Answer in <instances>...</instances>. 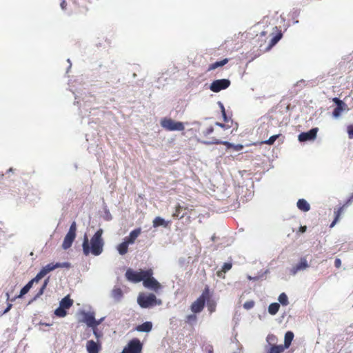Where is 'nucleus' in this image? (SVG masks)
I'll return each mask as SVG.
<instances>
[{"instance_id":"obj_23","label":"nucleus","mask_w":353,"mask_h":353,"mask_svg":"<svg viewBox=\"0 0 353 353\" xmlns=\"http://www.w3.org/2000/svg\"><path fill=\"white\" fill-rule=\"evenodd\" d=\"M265 350L268 353H282L285 349V347H283V345H275L270 346Z\"/></svg>"},{"instance_id":"obj_15","label":"nucleus","mask_w":353,"mask_h":353,"mask_svg":"<svg viewBox=\"0 0 353 353\" xmlns=\"http://www.w3.org/2000/svg\"><path fill=\"white\" fill-rule=\"evenodd\" d=\"M82 321L88 327H92L94 323V314L93 312H83Z\"/></svg>"},{"instance_id":"obj_1","label":"nucleus","mask_w":353,"mask_h":353,"mask_svg":"<svg viewBox=\"0 0 353 353\" xmlns=\"http://www.w3.org/2000/svg\"><path fill=\"white\" fill-rule=\"evenodd\" d=\"M103 230H98L95 234L88 239L86 234L84 235L82 244L83 252L85 256L92 254L94 256L100 255L103 250L104 241L102 238Z\"/></svg>"},{"instance_id":"obj_5","label":"nucleus","mask_w":353,"mask_h":353,"mask_svg":"<svg viewBox=\"0 0 353 353\" xmlns=\"http://www.w3.org/2000/svg\"><path fill=\"white\" fill-rule=\"evenodd\" d=\"M76 232H77V225L76 223L73 222L69 229V231L66 234L63 242L62 244V248L63 250H68L70 248L76 238Z\"/></svg>"},{"instance_id":"obj_43","label":"nucleus","mask_w":353,"mask_h":353,"mask_svg":"<svg viewBox=\"0 0 353 353\" xmlns=\"http://www.w3.org/2000/svg\"><path fill=\"white\" fill-rule=\"evenodd\" d=\"M221 66V64H220V61H218V62H216L214 63H213L210 67V69L211 70H213V69H215L218 67H220Z\"/></svg>"},{"instance_id":"obj_16","label":"nucleus","mask_w":353,"mask_h":353,"mask_svg":"<svg viewBox=\"0 0 353 353\" xmlns=\"http://www.w3.org/2000/svg\"><path fill=\"white\" fill-rule=\"evenodd\" d=\"M152 225L154 228H158L159 226L167 228L170 225V221H165L161 216H157L154 219Z\"/></svg>"},{"instance_id":"obj_20","label":"nucleus","mask_w":353,"mask_h":353,"mask_svg":"<svg viewBox=\"0 0 353 353\" xmlns=\"http://www.w3.org/2000/svg\"><path fill=\"white\" fill-rule=\"evenodd\" d=\"M265 341L267 344L265 346V349H268V347L270 346L276 345L278 342V339L275 335L272 334H269L267 336Z\"/></svg>"},{"instance_id":"obj_26","label":"nucleus","mask_w":353,"mask_h":353,"mask_svg":"<svg viewBox=\"0 0 353 353\" xmlns=\"http://www.w3.org/2000/svg\"><path fill=\"white\" fill-rule=\"evenodd\" d=\"M280 305L278 303H271L268 307V312L271 315H275L279 311Z\"/></svg>"},{"instance_id":"obj_19","label":"nucleus","mask_w":353,"mask_h":353,"mask_svg":"<svg viewBox=\"0 0 353 353\" xmlns=\"http://www.w3.org/2000/svg\"><path fill=\"white\" fill-rule=\"evenodd\" d=\"M39 282L38 280H35V277L32 279L30 281H29L21 290L20 292V294L17 296L18 298L22 297L23 295L27 294L30 288L32 287L34 283Z\"/></svg>"},{"instance_id":"obj_39","label":"nucleus","mask_w":353,"mask_h":353,"mask_svg":"<svg viewBox=\"0 0 353 353\" xmlns=\"http://www.w3.org/2000/svg\"><path fill=\"white\" fill-rule=\"evenodd\" d=\"M347 133L350 139H353V125H349L347 128Z\"/></svg>"},{"instance_id":"obj_12","label":"nucleus","mask_w":353,"mask_h":353,"mask_svg":"<svg viewBox=\"0 0 353 353\" xmlns=\"http://www.w3.org/2000/svg\"><path fill=\"white\" fill-rule=\"evenodd\" d=\"M205 299L204 295L199 297L191 305V310L194 313H199L202 311L205 305Z\"/></svg>"},{"instance_id":"obj_11","label":"nucleus","mask_w":353,"mask_h":353,"mask_svg":"<svg viewBox=\"0 0 353 353\" xmlns=\"http://www.w3.org/2000/svg\"><path fill=\"white\" fill-rule=\"evenodd\" d=\"M101 350V344L99 341H94L89 340L86 343V350L88 353H99Z\"/></svg>"},{"instance_id":"obj_8","label":"nucleus","mask_w":353,"mask_h":353,"mask_svg":"<svg viewBox=\"0 0 353 353\" xmlns=\"http://www.w3.org/2000/svg\"><path fill=\"white\" fill-rule=\"evenodd\" d=\"M230 85L228 79H223L214 81L210 86V89L214 92H219L222 90L228 88Z\"/></svg>"},{"instance_id":"obj_53","label":"nucleus","mask_w":353,"mask_h":353,"mask_svg":"<svg viewBox=\"0 0 353 353\" xmlns=\"http://www.w3.org/2000/svg\"><path fill=\"white\" fill-rule=\"evenodd\" d=\"M11 306H12V305H9L8 306V307L6 308V310H5L4 313L8 312L10 310Z\"/></svg>"},{"instance_id":"obj_21","label":"nucleus","mask_w":353,"mask_h":353,"mask_svg":"<svg viewBox=\"0 0 353 353\" xmlns=\"http://www.w3.org/2000/svg\"><path fill=\"white\" fill-rule=\"evenodd\" d=\"M294 338V334L288 331L285 333V337H284V345H283V347H285V349H288L293 340Z\"/></svg>"},{"instance_id":"obj_45","label":"nucleus","mask_w":353,"mask_h":353,"mask_svg":"<svg viewBox=\"0 0 353 353\" xmlns=\"http://www.w3.org/2000/svg\"><path fill=\"white\" fill-rule=\"evenodd\" d=\"M181 208V205H178L176 208V211L173 214V216H179V210Z\"/></svg>"},{"instance_id":"obj_56","label":"nucleus","mask_w":353,"mask_h":353,"mask_svg":"<svg viewBox=\"0 0 353 353\" xmlns=\"http://www.w3.org/2000/svg\"><path fill=\"white\" fill-rule=\"evenodd\" d=\"M210 310L211 312H213L214 310V306L210 305Z\"/></svg>"},{"instance_id":"obj_28","label":"nucleus","mask_w":353,"mask_h":353,"mask_svg":"<svg viewBox=\"0 0 353 353\" xmlns=\"http://www.w3.org/2000/svg\"><path fill=\"white\" fill-rule=\"evenodd\" d=\"M278 301L282 305L285 306V305H288L289 303L288 297L285 293H281L279 295V296L278 298Z\"/></svg>"},{"instance_id":"obj_31","label":"nucleus","mask_w":353,"mask_h":353,"mask_svg":"<svg viewBox=\"0 0 353 353\" xmlns=\"http://www.w3.org/2000/svg\"><path fill=\"white\" fill-rule=\"evenodd\" d=\"M54 314L59 317H64L66 316L67 312L64 308H62L59 306L57 309L55 310Z\"/></svg>"},{"instance_id":"obj_4","label":"nucleus","mask_w":353,"mask_h":353,"mask_svg":"<svg viewBox=\"0 0 353 353\" xmlns=\"http://www.w3.org/2000/svg\"><path fill=\"white\" fill-rule=\"evenodd\" d=\"M161 125L168 131H183L185 129L183 122L176 121L170 118H163L161 121Z\"/></svg>"},{"instance_id":"obj_2","label":"nucleus","mask_w":353,"mask_h":353,"mask_svg":"<svg viewBox=\"0 0 353 353\" xmlns=\"http://www.w3.org/2000/svg\"><path fill=\"white\" fill-rule=\"evenodd\" d=\"M137 302L143 308L151 307L162 304V301L160 299H157L156 296L152 293H140L137 298Z\"/></svg>"},{"instance_id":"obj_9","label":"nucleus","mask_w":353,"mask_h":353,"mask_svg":"<svg viewBox=\"0 0 353 353\" xmlns=\"http://www.w3.org/2000/svg\"><path fill=\"white\" fill-rule=\"evenodd\" d=\"M143 286L157 292L161 289V285L152 276H145L143 282Z\"/></svg>"},{"instance_id":"obj_49","label":"nucleus","mask_w":353,"mask_h":353,"mask_svg":"<svg viewBox=\"0 0 353 353\" xmlns=\"http://www.w3.org/2000/svg\"><path fill=\"white\" fill-rule=\"evenodd\" d=\"M228 63V59H225L222 61H220V64H221V66H223L225 64H226Z\"/></svg>"},{"instance_id":"obj_52","label":"nucleus","mask_w":353,"mask_h":353,"mask_svg":"<svg viewBox=\"0 0 353 353\" xmlns=\"http://www.w3.org/2000/svg\"><path fill=\"white\" fill-rule=\"evenodd\" d=\"M216 125L221 127V128H224L225 127V125L224 124H222L221 123H216Z\"/></svg>"},{"instance_id":"obj_33","label":"nucleus","mask_w":353,"mask_h":353,"mask_svg":"<svg viewBox=\"0 0 353 353\" xmlns=\"http://www.w3.org/2000/svg\"><path fill=\"white\" fill-rule=\"evenodd\" d=\"M278 137V135H273L270 137L268 140L265 141L263 143L268 145H272L274 143Z\"/></svg>"},{"instance_id":"obj_14","label":"nucleus","mask_w":353,"mask_h":353,"mask_svg":"<svg viewBox=\"0 0 353 353\" xmlns=\"http://www.w3.org/2000/svg\"><path fill=\"white\" fill-rule=\"evenodd\" d=\"M141 232V228L135 229V230H132V232H130L129 236H126L124 239V240L126 241L129 245H132L135 242L136 239L140 235Z\"/></svg>"},{"instance_id":"obj_3","label":"nucleus","mask_w":353,"mask_h":353,"mask_svg":"<svg viewBox=\"0 0 353 353\" xmlns=\"http://www.w3.org/2000/svg\"><path fill=\"white\" fill-rule=\"evenodd\" d=\"M153 274L151 269L143 270H139L138 271L128 269L125 272V276L129 281L132 283H139L141 281H143L145 276H150Z\"/></svg>"},{"instance_id":"obj_24","label":"nucleus","mask_w":353,"mask_h":353,"mask_svg":"<svg viewBox=\"0 0 353 353\" xmlns=\"http://www.w3.org/2000/svg\"><path fill=\"white\" fill-rule=\"evenodd\" d=\"M129 245H130L127 243V241L123 240V241L117 246V250L119 253L121 255L126 254L128 252Z\"/></svg>"},{"instance_id":"obj_35","label":"nucleus","mask_w":353,"mask_h":353,"mask_svg":"<svg viewBox=\"0 0 353 353\" xmlns=\"http://www.w3.org/2000/svg\"><path fill=\"white\" fill-rule=\"evenodd\" d=\"M281 38V34H278L271 39L270 46H274Z\"/></svg>"},{"instance_id":"obj_34","label":"nucleus","mask_w":353,"mask_h":353,"mask_svg":"<svg viewBox=\"0 0 353 353\" xmlns=\"http://www.w3.org/2000/svg\"><path fill=\"white\" fill-rule=\"evenodd\" d=\"M254 305V302L253 301H246L244 304H243V307L246 310H250L251 308H252Z\"/></svg>"},{"instance_id":"obj_10","label":"nucleus","mask_w":353,"mask_h":353,"mask_svg":"<svg viewBox=\"0 0 353 353\" xmlns=\"http://www.w3.org/2000/svg\"><path fill=\"white\" fill-rule=\"evenodd\" d=\"M318 130H319L317 128H314L311 129L308 132H302L299 135L298 139L301 142L314 141L316 137Z\"/></svg>"},{"instance_id":"obj_32","label":"nucleus","mask_w":353,"mask_h":353,"mask_svg":"<svg viewBox=\"0 0 353 353\" xmlns=\"http://www.w3.org/2000/svg\"><path fill=\"white\" fill-rule=\"evenodd\" d=\"M93 334L94 335L97 341H99V339L102 337L103 333L99 330L97 327H92Z\"/></svg>"},{"instance_id":"obj_46","label":"nucleus","mask_w":353,"mask_h":353,"mask_svg":"<svg viewBox=\"0 0 353 353\" xmlns=\"http://www.w3.org/2000/svg\"><path fill=\"white\" fill-rule=\"evenodd\" d=\"M334 265L336 268H340L341 265V261L339 259H336L334 261Z\"/></svg>"},{"instance_id":"obj_17","label":"nucleus","mask_w":353,"mask_h":353,"mask_svg":"<svg viewBox=\"0 0 353 353\" xmlns=\"http://www.w3.org/2000/svg\"><path fill=\"white\" fill-rule=\"evenodd\" d=\"M308 267L307 262L305 259H301V261L292 269V272L295 274L297 272L305 270Z\"/></svg>"},{"instance_id":"obj_36","label":"nucleus","mask_w":353,"mask_h":353,"mask_svg":"<svg viewBox=\"0 0 353 353\" xmlns=\"http://www.w3.org/2000/svg\"><path fill=\"white\" fill-rule=\"evenodd\" d=\"M201 142L205 145H210V144H220L221 143V141H219V139H214L212 141H201Z\"/></svg>"},{"instance_id":"obj_47","label":"nucleus","mask_w":353,"mask_h":353,"mask_svg":"<svg viewBox=\"0 0 353 353\" xmlns=\"http://www.w3.org/2000/svg\"><path fill=\"white\" fill-rule=\"evenodd\" d=\"M218 104L221 110L222 115H225V108H224L223 103L221 102H219Z\"/></svg>"},{"instance_id":"obj_50","label":"nucleus","mask_w":353,"mask_h":353,"mask_svg":"<svg viewBox=\"0 0 353 353\" xmlns=\"http://www.w3.org/2000/svg\"><path fill=\"white\" fill-rule=\"evenodd\" d=\"M66 6V2L65 1H62L61 3V7L63 10H65Z\"/></svg>"},{"instance_id":"obj_7","label":"nucleus","mask_w":353,"mask_h":353,"mask_svg":"<svg viewBox=\"0 0 353 353\" xmlns=\"http://www.w3.org/2000/svg\"><path fill=\"white\" fill-rule=\"evenodd\" d=\"M142 344L137 339H134L124 347L121 353H141Z\"/></svg>"},{"instance_id":"obj_57","label":"nucleus","mask_w":353,"mask_h":353,"mask_svg":"<svg viewBox=\"0 0 353 353\" xmlns=\"http://www.w3.org/2000/svg\"><path fill=\"white\" fill-rule=\"evenodd\" d=\"M223 119L225 121H227V117H226V114L225 113V115H223Z\"/></svg>"},{"instance_id":"obj_58","label":"nucleus","mask_w":353,"mask_h":353,"mask_svg":"<svg viewBox=\"0 0 353 353\" xmlns=\"http://www.w3.org/2000/svg\"><path fill=\"white\" fill-rule=\"evenodd\" d=\"M248 279H249L250 280H251V279H252V277H251V276H248Z\"/></svg>"},{"instance_id":"obj_18","label":"nucleus","mask_w":353,"mask_h":353,"mask_svg":"<svg viewBox=\"0 0 353 353\" xmlns=\"http://www.w3.org/2000/svg\"><path fill=\"white\" fill-rule=\"evenodd\" d=\"M297 208L303 212H308L310 210V205L309 203L303 199H299L296 203Z\"/></svg>"},{"instance_id":"obj_38","label":"nucleus","mask_w":353,"mask_h":353,"mask_svg":"<svg viewBox=\"0 0 353 353\" xmlns=\"http://www.w3.org/2000/svg\"><path fill=\"white\" fill-rule=\"evenodd\" d=\"M48 281H49V279L48 278L47 279L45 280L44 283H43V286L41 287L39 292V294L41 295L43 293V291L45 290V288H46L48 283Z\"/></svg>"},{"instance_id":"obj_22","label":"nucleus","mask_w":353,"mask_h":353,"mask_svg":"<svg viewBox=\"0 0 353 353\" xmlns=\"http://www.w3.org/2000/svg\"><path fill=\"white\" fill-rule=\"evenodd\" d=\"M73 304V301L68 296L64 297L59 303V306L65 310L69 309Z\"/></svg>"},{"instance_id":"obj_13","label":"nucleus","mask_w":353,"mask_h":353,"mask_svg":"<svg viewBox=\"0 0 353 353\" xmlns=\"http://www.w3.org/2000/svg\"><path fill=\"white\" fill-rule=\"evenodd\" d=\"M141 232V228L135 229V230H132V232H130L129 236H126L124 239V240L126 241L129 245H132L135 242L136 239L140 235Z\"/></svg>"},{"instance_id":"obj_37","label":"nucleus","mask_w":353,"mask_h":353,"mask_svg":"<svg viewBox=\"0 0 353 353\" xmlns=\"http://www.w3.org/2000/svg\"><path fill=\"white\" fill-rule=\"evenodd\" d=\"M243 148V145L241 144H232V149H233L234 151H240Z\"/></svg>"},{"instance_id":"obj_30","label":"nucleus","mask_w":353,"mask_h":353,"mask_svg":"<svg viewBox=\"0 0 353 353\" xmlns=\"http://www.w3.org/2000/svg\"><path fill=\"white\" fill-rule=\"evenodd\" d=\"M232 268V264L230 263H225L222 267L221 271H219L217 272V274L219 276H222V272H226L227 271L230 270Z\"/></svg>"},{"instance_id":"obj_29","label":"nucleus","mask_w":353,"mask_h":353,"mask_svg":"<svg viewBox=\"0 0 353 353\" xmlns=\"http://www.w3.org/2000/svg\"><path fill=\"white\" fill-rule=\"evenodd\" d=\"M334 101L337 103L338 107L334 110L333 114H334V117H337L339 115L340 112L342 110V108H341V106L343 103L341 101H340L337 98L334 99Z\"/></svg>"},{"instance_id":"obj_41","label":"nucleus","mask_w":353,"mask_h":353,"mask_svg":"<svg viewBox=\"0 0 353 353\" xmlns=\"http://www.w3.org/2000/svg\"><path fill=\"white\" fill-rule=\"evenodd\" d=\"M214 131V129L212 126L210 127H208L204 132H203V134L205 135H209L212 132Z\"/></svg>"},{"instance_id":"obj_6","label":"nucleus","mask_w":353,"mask_h":353,"mask_svg":"<svg viewBox=\"0 0 353 353\" xmlns=\"http://www.w3.org/2000/svg\"><path fill=\"white\" fill-rule=\"evenodd\" d=\"M69 265L68 263H49L43 267L41 271L37 274L35 276V280H38L39 281L43 278L48 273L55 270L59 268H65L68 267Z\"/></svg>"},{"instance_id":"obj_40","label":"nucleus","mask_w":353,"mask_h":353,"mask_svg":"<svg viewBox=\"0 0 353 353\" xmlns=\"http://www.w3.org/2000/svg\"><path fill=\"white\" fill-rule=\"evenodd\" d=\"M103 320H104V318H103H103H101V319H99V320H96V319H94V323H93L92 327H98V325H99V324H101V322H102Z\"/></svg>"},{"instance_id":"obj_42","label":"nucleus","mask_w":353,"mask_h":353,"mask_svg":"<svg viewBox=\"0 0 353 353\" xmlns=\"http://www.w3.org/2000/svg\"><path fill=\"white\" fill-rule=\"evenodd\" d=\"M221 143L225 145L226 146L227 149L232 148V144H233V143H229L228 141H221Z\"/></svg>"},{"instance_id":"obj_48","label":"nucleus","mask_w":353,"mask_h":353,"mask_svg":"<svg viewBox=\"0 0 353 353\" xmlns=\"http://www.w3.org/2000/svg\"><path fill=\"white\" fill-rule=\"evenodd\" d=\"M339 216V211H338V214H337L335 220L331 223V225H330L331 228L334 227V225L336 224V223L338 220Z\"/></svg>"},{"instance_id":"obj_27","label":"nucleus","mask_w":353,"mask_h":353,"mask_svg":"<svg viewBox=\"0 0 353 353\" xmlns=\"http://www.w3.org/2000/svg\"><path fill=\"white\" fill-rule=\"evenodd\" d=\"M195 314L196 313L187 315L185 318V322L191 325H194L197 321V317Z\"/></svg>"},{"instance_id":"obj_51","label":"nucleus","mask_w":353,"mask_h":353,"mask_svg":"<svg viewBox=\"0 0 353 353\" xmlns=\"http://www.w3.org/2000/svg\"><path fill=\"white\" fill-rule=\"evenodd\" d=\"M306 229H307L306 226H301L300 228V232L303 233L306 231Z\"/></svg>"},{"instance_id":"obj_55","label":"nucleus","mask_w":353,"mask_h":353,"mask_svg":"<svg viewBox=\"0 0 353 353\" xmlns=\"http://www.w3.org/2000/svg\"><path fill=\"white\" fill-rule=\"evenodd\" d=\"M114 293H116V294H120L121 292H120V290H114Z\"/></svg>"},{"instance_id":"obj_44","label":"nucleus","mask_w":353,"mask_h":353,"mask_svg":"<svg viewBox=\"0 0 353 353\" xmlns=\"http://www.w3.org/2000/svg\"><path fill=\"white\" fill-rule=\"evenodd\" d=\"M221 66V64H220V61H218V62H216L214 63H213L210 67V69L211 70H213V69H215L218 67H220Z\"/></svg>"},{"instance_id":"obj_25","label":"nucleus","mask_w":353,"mask_h":353,"mask_svg":"<svg viewBox=\"0 0 353 353\" xmlns=\"http://www.w3.org/2000/svg\"><path fill=\"white\" fill-rule=\"evenodd\" d=\"M152 324L151 322H145L143 324L139 325L137 330L139 332H148L152 330Z\"/></svg>"},{"instance_id":"obj_54","label":"nucleus","mask_w":353,"mask_h":353,"mask_svg":"<svg viewBox=\"0 0 353 353\" xmlns=\"http://www.w3.org/2000/svg\"><path fill=\"white\" fill-rule=\"evenodd\" d=\"M114 293H116V294H120L121 292H120V290H114Z\"/></svg>"}]
</instances>
